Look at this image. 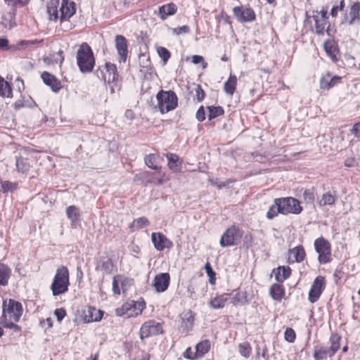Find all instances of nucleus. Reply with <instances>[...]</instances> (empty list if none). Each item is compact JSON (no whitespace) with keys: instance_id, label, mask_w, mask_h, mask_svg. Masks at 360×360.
I'll list each match as a JSON object with an SVG mask.
<instances>
[{"instance_id":"f257e3e1","label":"nucleus","mask_w":360,"mask_h":360,"mask_svg":"<svg viewBox=\"0 0 360 360\" xmlns=\"http://www.w3.org/2000/svg\"><path fill=\"white\" fill-rule=\"evenodd\" d=\"M47 13L51 20L60 19L62 29L64 31L71 30L72 25L69 24V19L75 13V4L69 0H51L48 2Z\"/></svg>"},{"instance_id":"f03ea898","label":"nucleus","mask_w":360,"mask_h":360,"mask_svg":"<svg viewBox=\"0 0 360 360\" xmlns=\"http://www.w3.org/2000/svg\"><path fill=\"white\" fill-rule=\"evenodd\" d=\"M341 337L338 334H332L330 338V346L328 347L323 343H317L314 347L313 357L314 360H325L332 357L340 347Z\"/></svg>"},{"instance_id":"7ed1b4c3","label":"nucleus","mask_w":360,"mask_h":360,"mask_svg":"<svg viewBox=\"0 0 360 360\" xmlns=\"http://www.w3.org/2000/svg\"><path fill=\"white\" fill-rule=\"evenodd\" d=\"M70 285V276L68 269L65 266H60L56 269L51 290L53 295L57 296L64 294L68 290Z\"/></svg>"},{"instance_id":"20e7f679","label":"nucleus","mask_w":360,"mask_h":360,"mask_svg":"<svg viewBox=\"0 0 360 360\" xmlns=\"http://www.w3.org/2000/svg\"><path fill=\"white\" fill-rule=\"evenodd\" d=\"M77 62L82 72H91L94 66L95 60L90 46L82 44L77 51Z\"/></svg>"},{"instance_id":"39448f33","label":"nucleus","mask_w":360,"mask_h":360,"mask_svg":"<svg viewBox=\"0 0 360 360\" xmlns=\"http://www.w3.org/2000/svg\"><path fill=\"white\" fill-rule=\"evenodd\" d=\"M158 105L162 113L168 112L177 106V96L172 91H160L157 94Z\"/></svg>"},{"instance_id":"423d86ee","label":"nucleus","mask_w":360,"mask_h":360,"mask_svg":"<svg viewBox=\"0 0 360 360\" xmlns=\"http://www.w3.org/2000/svg\"><path fill=\"white\" fill-rule=\"evenodd\" d=\"M22 314L21 303L14 300H9L8 302H4L3 315L1 320H13L19 321Z\"/></svg>"},{"instance_id":"0eeeda50","label":"nucleus","mask_w":360,"mask_h":360,"mask_svg":"<svg viewBox=\"0 0 360 360\" xmlns=\"http://www.w3.org/2000/svg\"><path fill=\"white\" fill-rule=\"evenodd\" d=\"M243 232L238 226L228 228L220 238V245L223 248L238 245L243 237Z\"/></svg>"},{"instance_id":"6e6552de","label":"nucleus","mask_w":360,"mask_h":360,"mask_svg":"<svg viewBox=\"0 0 360 360\" xmlns=\"http://www.w3.org/2000/svg\"><path fill=\"white\" fill-rule=\"evenodd\" d=\"M314 248L319 254L318 260L321 264L328 263L331 260L330 243L323 237L318 238L314 241Z\"/></svg>"},{"instance_id":"1a4fd4ad","label":"nucleus","mask_w":360,"mask_h":360,"mask_svg":"<svg viewBox=\"0 0 360 360\" xmlns=\"http://www.w3.org/2000/svg\"><path fill=\"white\" fill-rule=\"evenodd\" d=\"M96 75L98 78L108 84L116 82L118 78L117 67L110 63H106L105 66L98 68L96 71Z\"/></svg>"},{"instance_id":"9d476101","label":"nucleus","mask_w":360,"mask_h":360,"mask_svg":"<svg viewBox=\"0 0 360 360\" xmlns=\"http://www.w3.org/2000/svg\"><path fill=\"white\" fill-rule=\"evenodd\" d=\"M278 202L281 204V214H288L292 213L297 214L302 210L300 202L294 198H278Z\"/></svg>"},{"instance_id":"9b49d317","label":"nucleus","mask_w":360,"mask_h":360,"mask_svg":"<svg viewBox=\"0 0 360 360\" xmlns=\"http://www.w3.org/2000/svg\"><path fill=\"white\" fill-rule=\"evenodd\" d=\"M145 307L143 302H133L123 305L122 308H117L116 314L120 316L125 315L127 317L137 316L141 314Z\"/></svg>"},{"instance_id":"f8f14e48","label":"nucleus","mask_w":360,"mask_h":360,"mask_svg":"<svg viewBox=\"0 0 360 360\" xmlns=\"http://www.w3.org/2000/svg\"><path fill=\"white\" fill-rule=\"evenodd\" d=\"M163 330L160 323L155 320H149L145 322L140 329V338L143 340L149 336L162 333Z\"/></svg>"},{"instance_id":"ddd939ff","label":"nucleus","mask_w":360,"mask_h":360,"mask_svg":"<svg viewBox=\"0 0 360 360\" xmlns=\"http://www.w3.org/2000/svg\"><path fill=\"white\" fill-rule=\"evenodd\" d=\"M233 14L240 22H250L255 20V13L252 8L244 6H236L233 9Z\"/></svg>"},{"instance_id":"4468645a","label":"nucleus","mask_w":360,"mask_h":360,"mask_svg":"<svg viewBox=\"0 0 360 360\" xmlns=\"http://www.w3.org/2000/svg\"><path fill=\"white\" fill-rule=\"evenodd\" d=\"M325 288V278L323 276H317L309 292V300L311 303L316 302L320 297Z\"/></svg>"},{"instance_id":"2eb2a0df","label":"nucleus","mask_w":360,"mask_h":360,"mask_svg":"<svg viewBox=\"0 0 360 360\" xmlns=\"http://www.w3.org/2000/svg\"><path fill=\"white\" fill-rule=\"evenodd\" d=\"M151 240L155 248L158 251H162L166 248L170 249L173 247V243L160 232L153 233Z\"/></svg>"},{"instance_id":"dca6fc26","label":"nucleus","mask_w":360,"mask_h":360,"mask_svg":"<svg viewBox=\"0 0 360 360\" xmlns=\"http://www.w3.org/2000/svg\"><path fill=\"white\" fill-rule=\"evenodd\" d=\"M170 283V276L168 273H161L155 276L153 286L158 292H165Z\"/></svg>"},{"instance_id":"f3484780","label":"nucleus","mask_w":360,"mask_h":360,"mask_svg":"<svg viewBox=\"0 0 360 360\" xmlns=\"http://www.w3.org/2000/svg\"><path fill=\"white\" fill-rule=\"evenodd\" d=\"M115 46L120 56V60L125 62L128 53V46L126 38L122 35H117L115 37Z\"/></svg>"},{"instance_id":"a211bd4d","label":"nucleus","mask_w":360,"mask_h":360,"mask_svg":"<svg viewBox=\"0 0 360 360\" xmlns=\"http://www.w3.org/2000/svg\"><path fill=\"white\" fill-rule=\"evenodd\" d=\"M41 77L44 83L50 86L53 91L58 92L62 88L60 82L48 72H42Z\"/></svg>"},{"instance_id":"6ab92c4d","label":"nucleus","mask_w":360,"mask_h":360,"mask_svg":"<svg viewBox=\"0 0 360 360\" xmlns=\"http://www.w3.org/2000/svg\"><path fill=\"white\" fill-rule=\"evenodd\" d=\"M339 76H332L330 73H326L321 77L320 79V88L321 89H329L336 85L340 80Z\"/></svg>"},{"instance_id":"aec40b11","label":"nucleus","mask_w":360,"mask_h":360,"mask_svg":"<svg viewBox=\"0 0 360 360\" xmlns=\"http://www.w3.org/2000/svg\"><path fill=\"white\" fill-rule=\"evenodd\" d=\"M230 295L224 293L218 295L214 298L210 300L209 305L214 309H221L224 307L225 304L229 300Z\"/></svg>"},{"instance_id":"412c9836","label":"nucleus","mask_w":360,"mask_h":360,"mask_svg":"<svg viewBox=\"0 0 360 360\" xmlns=\"http://www.w3.org/2000/svg\"><path fill=\"white\" fill-rule=\"evenodd\" d=\"M324 50L327 55L334 62L338 60L337 54L338 49L334 40L328 39L324 42L323 44Z\"/></svg>"},{"instance_id":"4be33fe9","label":"nucleus","mask_w":360,"mask_h":360,"mask_svg":"<svg viewBox=\"0 0 360 360\" xmlns=\"http://www.w3.org/2000/svg\"><path fill=\"white\" fill-rule=\"evenodd\" d=\"M176 11L177 6L174 4H167L160 7L159 16L162 20H165L168 16L174 15Z\"/></svg>"},{"instance_id":"5701e85b","label":"nucleus","mask_w":360,"mask_h":360,"mask_svg":"<svg viewBox=\"0 0 360 360\" xmlns=\"http://www.w3.org/2000/svg\"><path fill=\"white\" fill-rule=\"evenodd\" d=\"M275 278L278 283H283L291 274V269L288 266H281L274 270Z\"/></svg>"},{"instance_id":"b1692460","label":"nucleus","mask_w":360,"mask_h":360,"mask_svg":"<svg viewBox=\"0 0 360 360\" xmlns=\"http://www.w3.org/2000/svg\"><path fill=\"white\" fill-rule=\"evenodd\" d=\"M66 214L68 218L71 221V226H75L80 219L79 209L75 205H70L66 208Z\"/></svg>"},{"instance_id":"393cba45","label":"nucleus","mask_w":360,"mask_h":360,"mask_svg":"<svg viewBox=\"0 0 360 360\" xmlns=\"http://www.w3.org/2000/svg\"><path fill=\"white\" fill-rule=\"evenodd\" d=\"M306 254L304 248L302 245H298L289 250V259L293 257L292 262H301L305 258Z\"/></svg>"},{"instance_id":"a878e982","label":"nucleus","mask_w":360,"mask_h":360,"mask_svg":"<svg viewBox=\"0 0 360 360\" xmlns=\"http://www.w3.org/2000/svg\"><path fill=\"white\" fill-rule=\"evenodd\" d=\"M271 297L276 301H281L285 295V289L280 283L273 284L269 289Z\"/></svg>"},{"instance_id":"bb28decb","label":"nucleus","mask_w":360,"mask_h":360,"mask_svg":"<svg viewBox=\"0 0 360 360\" xmlns=\"http://www.w3.org/2000/svg\"><path fill=\"white\" fill-rule=\"evenodd\" d=\"M15 165L18 172L22 174H27L31 167L30 160L22 157H16Z\"/></svg>"},{"instance_id":"cd10ccee","label":"nucleus","mask_w":360,"mask_h":360,"mask_svg":"<svg viewBox=\"0 0 360 360\" xmlns=\"http://www.w3.org/2000/svg\"><path fill=\"white\" fill-rule=\"evenodd\" d=\"M113 264L110 259H101L96 265V269L104 274H110L113 271Z\"/></svg>"},{"instance_id":"c85d7f7f","label":"nucleus","mask_w":360,"mask_h":360,"mask_svg":"<svg viewBox=\"0 0 360 360\" xmlns=\"http://www.w3.org/2000/svg\"><path fill=\"white\" fill-rule=\"evenodd\" d=\"M337 200V196L335 194H333L331 192L328 191L323 193L321 198L318 200V203L320 207H324L326 205H333L335 204Z\"/></svg>"},{"instance_id":"c756f323","label":"nucleus","mask_w":360,"mask_h":360,"mask_svg":"<svg viewBox=\"0 0 360 360\" xmlns=\"http://www.w3.org/2000/svg\"><path fill=\"white\" fill-rule=\"evenodd\" d=\"M237 81L236 76L230 75L228 80L224 84V91L226 94L232 96L234 94L237 85Z\"/></svg>"},{"instance_id":"7c9ffc66","label":"nucleus","mask_w":360,"mask_h":360,"mask_svg":"<svg viewBox=\"0 0 360 360\" xmlns=\"http://www.w3.org/2000/svg\"><path fill=\"white\" fill-rule=\"evenodd\" d=\"M11 270L4 264L0 263V285H7Z\"/></svg>"},{"instance_id":"2f4dec72","label":"nucleus","mask_w":360,"mask_h":360,"mask_svg":"<svg viewBox=\"0 0 360 360\" xmlns=\"http://www.w3.org/2000/svg\"><path fill=\"white\" fill-rule=\"evenodd\" d=\"M210 349V342L207 340H202L195 346V353L198 357L203 356Z\"/></svg>"},{"instance_id":"473e14b6","label":"nucleus","mask_w":360,"mask_h":360,"mask_svg":"<svg viewBox=\"0 0 360 360\" xmlns=\"http://www.w3.org/2000/svg\"><path fill=\"white\" fill-rule=\"evenodd\" d=\"M230 295L229 300L233 305L243 304L246 302L245 293L243 292H236Z\"/></svg>"},{"instance_id":"72a5a7b5","label":"nucleus","mask_w":360,"mask_h":360,"mask_svg":"<svg viewBox=\"0 0 360 360\" xmlns=\"http://www.w3.org/2000/svg\"><path fill=\"white\" fill-rule=\"evenodd\" d=\"M313 18L315 21L316 32L318 34H323L324 33L326 26L328 24V20L319 18V15H313Z\"/></svg>"},{"instance_id":"f704fd0d","label":"nucleus","mask_w":360,"mask_h":360,"mask_svg":"<svg viewBox=\"0 0 360 360\" xmlns=\"http://www.w3.org/2000/svg\"><path fill=\"white\" fill-rule=\"evenodd\" d=\"M193 322L194 315L192 311H189L185 313L184 317L182 318L181 327L188 331L192 328Z\"/></svg>"},{"instance_id":"c9c22d12","label":"nucleus","mask_w":360,"mask_h":360,"mask_svg":"<svg viewBox=\"0 0 360 360\" xmlns=\"http://www.w3.org/2000/svg\"><path fill=\"white\" fill-rule=\"evenodd\" d=\"M0 95L6 97L12 96V90L10 84L1 77H0Z\"/></svg>"},{"instance_id":"e433bc0d","label":"nucleus","mask_w":360,"mask_h":360,"mask_svg":"<svg viewBox=\"0 0 360 360\" xmlns=\"http://www.w3.org/2000/svg\"><path fill=\"white\" fill-rule=\"evenodd\" d=\"M278 213L281 214V204L278 202V198H276L274 200V203L269 207L266 213V217L269 219H272L277 216Z\"/></svg>"},{"instance_id":"4c0bfd02","label":"nucleus","mask_w":360,"mask_h":360,"mask_svg":"<svg viewBox=\"0 0 360 360\" xmlns=\"http://www.w3.org/2000/svg\"><path fill=\"white\" fill-rule=\"evenodd\" d=\"M168 160V166L172 170L176 172L179 169V157L173 153H168L167 155Z\"/></svg>"},{"instance_id":"58836bf2","label":"nucleus","mask_w":360,"mask_h":360,"mask_svg":"<svg viewBox=\"0 0 360 360\" xmlns=\"http://www.w3.org/2000/svg\"><path fill=\"white\" fill-rule=\"evenodd\" d=\"M158 158V155L155 154H150L145 157L144 160L146 165L155 170H158L160 169V167L156 165V160Z\"/></svg>"},{"instance_id":"ea45409f","label":"nucleus","mask_w":360,"mask_h":360,"mask_svg":"<svg viewBox=\"0 0 360 360\" xmlns=\"http://www.w3.org/2000/svg\"><path fill=\"white\" fill-rule=\"evenodd\" d=\"M239 353L245 358H248L251 355L252 348L248 342L240 343L238 345Z\"/></svg>"},{"instance_id":"a19ab883","label":"nucleus","mask_w":360,"mask_h":360,"mask_svg":"<svg viewBox=\"0 0 360 360\" xmlns=\"http://www.w3.org/2000/svg\"><path fill=\"white\" fill-rule=\"evenodd\" d=\"M209 110L208 118L212 120L224 114V111L221 106H208Z\"/></svg>"},{"instance_id":"79ce46f5","label":"nucleus","mask_w":360,"mask_h":360,"mask_svg":"<svg viewBox=\"0 0 360 360\" xmlns=\"http://www.w3.org/2000/svg\"><path fill=\"white\" fill-rule=\"evenodd\" d=\"M1 191L3 193H7L8 191H13L18 187V183L11 182L9 181H1Z\"/></svg>"},{"instance_id":"37998d69","label":"nucleus","mask_w":360,"mask_h":360,"mask_svg":"<svg viewBox=\"0 0 360 360\" xmlns=\"http://www.w3.org/2000/svg\"><path fill=\"white\" fill-rule=\"evenodd\" d=\"M148 225V219L145 217H141L134 220V221L130 224L129 227L132 228L136 226L137 229H142L143 227L147 226Z\"/></svg>"},{"instance_id":"c03bdc74","label":"nucleus","mask_w":360,"mask_h":360,"mask_svg":"<svg viewBox=\"0 0 360 360\" xmlns=\"http://www.w3.org/2000/svg\"><path fill=\"white\" fill-rule=\"evenodd\" d=\"M13 320H1L0 323L4 328L13 329L15 332H20L21 328Z\"/></svg>"},{"instance_id":"a18cd8bd","label":"nucleus","mask_w":360,"mask_h":360,"mask_svg":"<svg viewBox=\"0 0 360 360\" xmlns=\"http://www.w3.org/2000/svg\"><path fill=\"white\" fill-rule=\"evenodd\" d=\"M158 53L165 63H166L170 58L169 51L165 47H159L158 49Z\"/></svg>"},{"instance_id":"49530a36","label":"nucleus","mask_w":360,"mask_h":360,"mask_svg":"<svg viewBox=\"0 0 360 360\" xmlns=\"http://www.w3.org/2000/svg\"><path fill=\"white\" fill-rule=\"evenodd\" d=\"M285 339L289 342H293L295 340L296 335L294 330L291 328H287L285 331Z\"/></svg>"},{"instance_id":"de8ad7c7","label":"nucleus","mask_w":360,"mask_h":360,"mask_svg":"<svg viewBox=\"0 0 360 360\" xmlns=\"http://www.w3.org/2000/svg\"><path fill=\"white\" fill-rule=\"evenodd\" d=\"M195 91V99L198 102L202 101L205 96L204 90L202 89V87L200 85H197Z\"/></svg>"},{"instance_id":"09e8293b","label":"nucleus","mask_w":360,"mask_h":360,"mask_svg":"<svg viewBox=\"0 0 360 360\" xmlns=\"http://www.w3.org/2000/svg\"><path fill=\"white\" fill-rule=\"evenodd\" d=\"M303 198L306 202H307V203L313 202V201L314 200V192L310 190L304 191V192L303 193Z\"/></svg>"},{"instance_id":"8fccbe9b","label":"nucleus","mask_w":360,"mask_h":360,"mask_svg":"<svg viewBox=\"0 0 360 360\" xmlns=\"http://www.w3.org/2000/svg\"><path fill=\"white\" fill-rule=\"evenodd\" d=\"M184 357L191 360H195L198 359L196 353L193 352L191 347L187 348L186 351L184 352Z\"/></svg>"},{"instance_id":"3c124183","label":"nucleus","mask_w":360,"mask_h":360,"mask_svg":"<svg viewBox=\"0 0 360 360\" xmlns=\"http://www.w3.org/2000/svg\"><path fill=\"white\" fill-rule=\"evenodd\" d=\"M54 314L57 318V320L61 321L66 315V311L63 308H58L54 311Z\"/></svg>"},{"instance_id":"603ef678","label":"nucleus","mask_w":360,"mask_h":360,"mask_svg":"<svg viewBox=\"0 0 360 360\" xmlns=\"http://www.w3.org/2000/svg\"><path fill=\"white\" fill-rule=\"evenodd\" d=\"M192 62L194 64H198V63H202V65L204 69L206 68L207 66V63L204 61V58L201 56L194 55L192 57Z\"/></svg>"},{"instance_id":"864d4df0","label":"nucleus","mask_w":360,"mask_h":360,"mask_svg":"<svg viewBox=\"0 0 360 360\" xmlns=\"http://www.w3.org/2000/svg\"><path fill=\"white\" fill-rule=\"evenodd\" d=\"M195 117L199 122H202L205 120V112L203 106L199 108L196 112Z\"/></svg>"},{"instance_id":"5fc2aeb1","label":"nucleus","mask_w":360,"mask_h":360,"mask_svg":"<svg viewBox=\"0 0 360 360\" xmlns=\"http://www.w3.org/2000/svg\"><path fill=\"white\" fill-rule=\"evenodd\" d=\"M205 269L207 274V275L210 277V283H213L212 278L215 276V273L212 270V268L209 262H207L205 266Z\"/></svg>"},{"instance_id":"6e6d98bb","label":"nucleus","mask_w":360,"mask_h":360,"mask_svg":"<svg viewBox=\"0 0 360 360\" xmlns=\"http://www.w3.org/2000/svg\"><path fill=\"white\" fill-rule=\"evenodd\" d=\"M190 31V28L187 25H183L181 27L174 29V32L176 34H181L182 33H188Z\"/></svg>"},{"instance_id":"4d7b16f0","label":"nucleus","mask_w":360,"mask_h":360,"mask_svg":"<svg viewBox=\"0 0 360 360\" xmlns=\"http://www.w3.org/2000/svg\"><path fill=\"white\" fill-rule=\"evenodd\" d=\"M352 133L357 138H360V122L354 124Z\"/></svg>"},{"instance_id":"13d9d810","label":"nucleus","mask_w":360,"mask_h":360,"mask_svg":"<svg viewBox=\"0 0 360 360\" xmlns=\"http://www.w3.org/2000/svg\"><path fill=\"white\" fill-rule=\"evenodd\" d=\"M112 290L115 294L120 295V290L119 288V284L115 278H114L113 282H112Z\"/></svg>"},{"instance_id":"bf43d9fd","label":"nucleus","mask_w":360,"mask_h":360,"mask_svg":"<svg viewBox=\"0 0 360 360\" xmlns=\"http://www.w3.org/2000/svg\"><path fill=\"white\" fill-rule=\"evenodd\" d=\"M318 15H319V18H323V19H325V20H328V11L324 8H323L321 9V11L318 13Z\"/></svg>"},{"instance_id":"052dcab7","label":"nucleus","mask_w":360,"mask_h":360,"mask_svg":"<svg viewBox=\"0 0 360 360\" xmlns=\"http://www.w3.org/2000/svg\"><path fill=\"white\" fill-rule=\"evenodd\" d=\"M8 41L6 38L0 37V49H4L8 46Z\"/></svg>"},{"instance_id":"680f3d73","label":"nucleus","mask_w":360,"mask_h":360,"mask_svg":"<svg viewBox=\"0 0 360 360\" xmlns=\"http://www.w3.org/2000/svg\"><path fill=\"white\" fill-rule=\"evenodd\" d=\"M340 11V10H339V8H338V6H334L332 8L331 11H330V15H331V16H332L333 18H335V17H337V15H338V11Z\"/></svg>"},{"instance_id":"e2e57ef3","label":"nucleus","mask_w":360,"mask_h":360,"mask_svg":"<svg viewBox=\"0 0 360 360\" xmlns=\"http://www.w3.org/2000/svg\"><path fill=\"white\" fill-rule=\"evenodd\" d=\"M37 43H38L37 41L36 40H28V41H22L21 42V44L22 45H26L27 46H32V45H34L36 44Z\"/></svg>"},{"instance_id":"0e129e2a","label":"nucleus","mask_w":360,"mask_h":360,"mask_svg":"<svg viewBox=\"0 0 360 360\" xmlns=\"http://www.w3.org/2000/svg\"><path fill=\"white\" fill-rule=\"evenodd\" d=\"M8 6H15L20 3V0H4Z\"/></svg>"},{"instance_id":"69168bd1","label":"nucleus","mask_w":360,"mask_h":360,"mask_svg":"<svg viewBox=\"0 0 360 360\" xmlns=\"http://www.w3.org/2000/svg\"><path fill=\"white\" fill-rule=\"evenodd\" d=\"M125 117L129 120H132L134 117V112L131 110H127L125 112Z\"/></svg>"},{"instance_id":"338daca9","label":"nucleus","mask_w":360,"mask_h":360,"mask_svg":"<svg viewBox=\"0 0 360 360\" xmlns=\"http://www.w3.org/2000/svg\"><path fill=\"white\" fill-rule=\"evenodd\" d=\"M345 166L347 167H352L354 165V160L353 159H347L345 160Z\"/></svg>"},{"instance_id":"774afa93","label":"nucleus","mask_w":360,"mask_h":360,"mask_svg":"<svg viewBox=\"0 0 360 360\" xmlns=\"http://www.w3.org/2000/svg\"><path fill=\"white\" fill-rule=\"evenodd\" d=\"M345 1L344 0H342L340 3V5L338 6L340 11H342L345 8Z\"/></svg>"}]
</instances>
